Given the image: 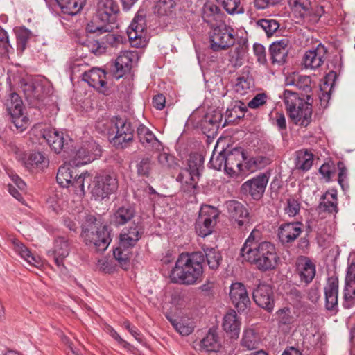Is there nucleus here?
<instances>
[{"mask_svg":"<svg viewBox=\"0 0 355 355\" xmlns=\"http://www.w3.org/2000/svg\"><path fill=\"white\" fill-rule=\"evenodd\" d=\"M92 176L88 172L83 173L78 175L76 173L73 178L70 187L74 193L79 196H83L85 194V187L87 188L91 187Z\"/></svg>","mask_w":355,"mask_h":355,"instance_id":"473e14b6","label":"nucleus"},{"mask_svg":"<svg viewBox=\"0 0 355 355\" xmlns=\"http://www.w3.org/2000/svg\"><path fill=\"white\" fill-rule=\"evenodd\" d=\"M226 154L225 152L214 154L209 161L210 166L218 171L221 170L223 167L225 170Z\"/></svg>","mask_w":355,"mask_h":355,"instance_id":"680f3d73","label":"nucleus"},{"mask_svg":"<svg viewBox=\"0 0 355 355\" xmlns=\"http://www.w3.org/2000/svg\"><path fill=\"white\" fill-rule=\"evenodd\" d=\"M290 4L296 11H299L300 16L302 17L309 13L311 8L309 0H290Z\"/></svg>","mask_w":355,"mask_h":355,"instance_id":"13d9d810","label":"nucleus"},{"mask_svg":"<svg viewBox=\"0 0 355 355\" xmlns=\"http://www.w3.org/2000/svg\"><path fill=\"white\" fill-rule=\"evenodd\" d=\"M81 236L86 245L94 246L100 252L105 251L112 240L107 227L99 225L92 215L87 216L83 224Z\"/></svg>","mask_w":355,"mask_h":355,"instance_id":"20e7f679","label":"nucleus"},{"mask_svg":"<svg viewBox=\"0 0 355 355\" xmlns=\"http://www.w3.org/2000/svg\"><path fill=\"white\" fill-rule=\"evenodd\" d=\"M343 306L350 309L355 305V263L349 264L345 277V285L343 291Z\"/></svg>","mask_w":355,"mask_h":355,"instance_id":"ddd939ff","label":"nucleus"},{"mask_svg":"<svg viewBox=\"0 0 355 355\" xmlns=\"http://www.w3.org/2000/svg\"><path fill=\"white\" fill-rule=\"evenodd\" d=\"M203 18L207 22L211 19L218 20L221 19L220 9L214 3L207 2L203 7Z\"/></svg>","mask_w":355,"mask_h":355,"instance_id":"09e8293b","label":"nucleus"},{"mask_svg":"<svg viewBox=\"0 0 355 355\" xmlns=\"http://www.w3.org/2000/svg\"><path fill=\"white\" fill-rule=\"evenodd\" d=\"M325 307L327 310H335L338 307V279L330 277L324 288Z\"/></svg>","mask_w":355,"mask_h":355,"instance_id":"a878e982","label":"nucleus"},{"mask_svg":"<svg viewBox=\"0 0 355 355\" xmlns=\"http://www.w3.org/2000/svg\"><path fill=\"white\" fill-rule=\"evenodd\" d=\"M269 177L266 173H261L255 178L246 181L243 187L248 191L254 199L260 198L265 191Z\"/></svg>","mask_w":355,"mask_h":355,"instance_id":"6ab92c4d","label":"nucleus"},{"mask_svg":"<svg viewBox=\"0 0 355 355\" xmlns=\"http://www.w3.org/2000/svg\"><path fill=\"white\" fill-rule=\"evenodd\" d=\"M219 215L217 208L210 205H203L200 210L199 216L196 222V232L205 237L210 234L216 223V218Z\"/></svg>","mask_w":355,"mask_h":355,"instance_id":"0eeeda50","label":"nucleus"},{"mask_svg":"<svg viewBox=\"0 0 355 355\" xmlns=\"http://www.w3.org/2000/svg\"><path fill=\"white\" fill-rule=\"evenodd\" d=\"M119 7L115 0H98L96 9V18L101 24L92 21L87 26L89 33L102 34L111 32L116 21Z\"/></svg>","mask_w":355,"mask_h":355,"instance_id":"7ed1b4c3","label":"nucleus"},{"mask_svg":"<svg viewBox=\"0 0 355 355\" xmlns=\"http://www.w3.org/2000/svg\"><path fill=\"white\" fill-rule=\"evenodd\" d=\"M15 251L24 259L30 266L39 267L41 265L40 258L34 255L22 243H17L15 245Z\"/></svg>","mask_w":355,"mask_h":355,"instance_id":"c03bdc74","label":"nucleus"},{"mask_svg":"<svg viewBox=\"0 0 355 355\" xmlns=\"http://www.w3.org/2000/svg\"><path fill=\"white\" fill-rule=\"evenodd\" d=\"M202 167V160L197 155H191L188 160V168L184 171H187L192 175L198 177L200 174V170Z\"/></svg>","mask_w":355,"mask_h":355,"instance_id":"864d4df0","label":"nucleus"},{"mask_svg":"<svg viewBox=\"0 0 355 355\" xmlns=\"http://www.w3.org/2000/svg\"><path fill=\"white\" fill-rule=\"evenodd\" d=\"M145 17L144 11L139 10L127 30V34L132 46L142 47L147 43V25Z\"/></svg>","mask_w":355,"mask_h":355,"instance_id":"423d86ee","label":"nucleus"},{"mask_svg":"<svg viewBox=\"0 0 355 355\" xmlns=\"http://www.w3.org/2000/svg\"><path fill=\"white\" fill-rule=\"evenodd\" d=\"M313 162V155L308 150H300L296 153L295 167L298 169L309 171Z\"/></svg>","mask_w":355,"mask_h":355,"instance_id":"58836bf2","label":"nucleus"},{"mask_svg":"<svg viewBox=\"0 0 355 355\" xmlns=\"http://www.w3.org/2000/svg\"><path fill=\"white\" fill-rule=\"evenodd\" d=\"M113 123L116 130V135L113 138L114 145L117 148H123L132 141L134 129L131 123L123 118L115 117Z\"/></svg>","mask_w":355,"mask_h":355,"instance_id":"9d476101","label":"nucleus"},{"mask_svg":"<svg viewBox=\"0 0 355 355\" xmlns=\"http://www.w3.org/2000/svg\"><path fill=\"white\" fill-rule=\"evenodd\" d=\"M12 50L7 32L0 28V54L3 57H8L9 53Z\"/></svg>","mask_w":355,"mask_h":355,"instance_id":"6e6d98bb","label":"nucleus"},{"mask_svg":"<svg viewBox=\"0 0 355 355\" xmlns=\"http://www.w3.org/2000/svg\"><path fill=\"white\" fill-rule=\"evenodd\" d=\"M22 101L19 95L16 93H12L10 95V98L6 101V106L8 112L11 115L19 114L23 112Z\"/></svg>","mask_w":355,"mask_h":355,"instance_id":"de8ad7c7","label":"nucleus"},{"mask_svg":"<svg viewBox=\"0 0 355 355\" xmlns=\"http://www.w3.org/2000/svg\"><path fill=\"white\" fill-rule=\"evenodd\" d=\"M223 119L219 110H214L211 113H207L202 119L200 126L205 133H210L219 127Z\"/></svg>","mask_w":355,"mask_h":355,"instance_id":"f704fd0d","label":"nucleus"},{"mask_svg":"<svg viewBox=\"0 0 355 355\" xmlns=\"http://www.w3.org/2000/svg\"><path fill=\"white\" fill-rule=\"evenodd\" d=\"M227 212L232 220L241 227L248 222V211L245 206L236 200H230L225 203Z\"/></svg>","mask_w":355,"mask_h":355,"instance_id":"5701e85b","label":"nucleus"},{"mask_svg":"<svg viewBox=\"0 0 355 355\" xmlns=\"http://www.w3.org/2000/svg\"><path fill=\"white\" fill-rule=\"evenodd\" d=\"M135 215V210L130 206L119 207L114 214L113 223L116 225H123L130 221Z\"/></svg>","mask_w":355,"mask_h":355,"instance_id":"ea45409f","label":"nucleus"},{"mask_svg":"<svg viewBox=\"0 0 355 355\" xmlns=\"http://www.w3.org/2000/svg\"><path fill=\"white\" fill-rule=\"evenodd\" d=\"M204 254L201 252L181 254L170 272L171 282L193 285L200 281L203 268Z\"/></svg>","mask_w":355,"mask_h":355,"instance_id":"f03ea898","label":"nucleus"},{"mask_svg":"<svg viewBox=\"0 0 355 355\" xmlns=\"http://www.w3.org/2000/svg\"><path fill=\"white\" fill-rule=\"evenodd\" d=\"M175 7L173 0H157L154 7V12L159 15H170Z\"/></svg>","mask_w":355,"mask_h":355,"instance_id":"8fccbe9b","label":"nucleus"},{"mask_svg":"<svg viewBox=\"0 0 355 355\" xmlns=\"http://www.w3.org/2000/svg\"><path fill=\"white\" fill-rule=\"evenodd\" d=\"M230 297L238 311H245L250 304L246 288L241 283L232 284L230 289Z\"/></svg>","mask_w":355,"mask_h":355,"instance_id":"f8f14e48","label":"nucleus"},{"mask_svg":"<svg viewBox=\"0 0 355 355\" xmlns=\"http://www.w3.org/2000/svg\"><path fill=\"white\" fill-rule=\"evenodd\" d=\"M312 105L309 102L304 103L296 110H291L288 116L291 121L297 125L307 127L312 121Z\"/></svg>","mask_w":355,"mask_h":355,"instance_id":"aec40b11","label":"nucleus"},{"mask_svg":"<svg viewBox=\"0 0 355 355\" xmlns=\"http://www.w3.org/2000/svg\"><path fill=\"white\" fill-rule=\"evenodd\" d=\"M171 322L175 330L182 336H188L193 331V325L190 320L175 319Z\"/></svg>","mask_w":355,"mask_h":355,"instance_id":"3c124183","label":"nucleus"},{"mask_svg":"<svg viewBox=\"0 0 355 355\" xmlns=\"http://www.w3.org/2000/svg\"><path fill=\"white\" fill-rule=\"evenodd\" d=\"M71 245L67 239L58 237L55 240L53 248L49 252V256L53 257L56 266L60 269L64 268V260L69 256Z\"/></svg>","mask_w":355,"mask_h":355,"instance_id":"dca6fc26","label":"nucleus"},{"mask_svg":"<svg viewBox=\"0 0 355 355\" xmlns=\"http://www.w3.org/2000/svg\"><path fill=\"white\" fill-rule=\"evenodd\" d=\"M253 230L241 249L243 259L253 264L261 271L274 269L279 260L274 245L267 241H259L255 239Z\"/></svg>","mask_w":355,"mask_h":355,"instance_id":"f257e3e1","label":"nucleus"},{"mask_svg":"<svg viewBox=\"0 0 355 355\" xmlns=\"http://www.w3.org/2000/svg\"><path fill=\"white\" fill-rule=\"evenodd\" d=\"M324 46L320 45L315 50L306 51L303 58L304 67L315 69L320 67L324 62Z\"/></svg>","mask_w":355,"mask_h":355,"instance_id":"cd10ccee","label":"nucleus"},{"mask_svg":"<svg viewBox=\"0 0 355 355\" xmlns=\"http://www.w3.org/2000/svg\"><path fill=\"white\" fill-rule=\"evenodd\" d=\"M300 209V204L294 198H289L286 201V207L284 209L285 213L291 217L296 216Z\"/></svg>","mask_w":355,"mask_h":355,"instance_id":"69168bd1","label":"nucleus"},{"mask_svg":"<svg viewBox=\"0 0 355 355\" xmlns=\"http://www.w3.org/2000/svg\"><path fill=\"white\" fill-rule=\"evenodd\" d=\"M259 338L256 332L252 329H245L243 332L241 339V345L248 350H252L257 348L259 344Z\"/></svg>","mask_w":355,"mask_h":355,"instance_id":"49530a36","label":"nucleus"},{"mask_svg":"<svg viewBox=\"0 0 355 355\" xmlns=\"http://www.w3.org/2000/svg\"><path fill=\"white\" fill-rule=\"evenodd\" d=\"M311 80L308 76L300 75L297 73H293L286 78V85L295 86L299 89L305 93H309L311 91Z\"/></svg>","mask_w":355,"mask_h":355,"instance_id":"c9c22d12","label":"nucleus"},{"mask_svg":"<svg viewBox=\"0 0 355 355\" xmlns=\"http://www.w3.org/2000/svg\"><path fill=\"white\" fill-rule=\"evenodd\" d=\"M128 248H123V247L119 246L114 250L113 254L114 258L119 261V263L126 269L128 266V261L130 258V254Z\"/></svg>","mask_w":355,"mask_h":355,"instance_id":"5fc2aeb1","label":"nucleus"},{"mask_svg":"<svg viewBox=\"0 0 355 355\" xmlns=\"http://www.w3.org/2000/svg\"><path fill=\"white\" fill-rule=\"evenodd\" d=\"M26 167L30 170L39 168L43 170L49 165V159L40 152H34L29 155L25 162Z\"/></svg>","mask_w":355,"mask_h":355,"instance_id":"e433bc0d","label":"nucleus"},{"mask_svg":"<svg viewBox=\"0 0 355 355\" xmlns=\"http://www.w3.org/2000/svg\"><path fill=\"white\" fill-rule=\"evenodd\" d=\"M76 173V169L73 166L72 163L64 164L58 169L57 182L63 187L70 188L71 181Z\"/></svg>","mask_w":355,"mask_h":355,"instance_id":"72a5a7b5","label":"nucleus"},{"mask_svg":"<svg viewBox=\"0 0 355 355\" xmlns=\"http://www.w3.org/2000/svg\"><path fill=\"white\" fill-rule=\"evenodd\" d=\"M209 40L210 47L214 51L225 50L235 43L234 31L224 23L213 25L209 32Z\"/></svg>","mask_w":355,"mask_h":355,"instance_id":"39448f33","label":"nucleus"},{"mask_svg":"<svg viewBox=\"0 0 355 355\" xmlns=\"http://www.w3.org/2000/svg\"><path fill=\"white\" fill-rule=\"evenodd\" d=\"M241 322L234 311H230L223 318V328L227 335L237 339L240 332Z\"/></svg>","mask_w":355,"mask_h":355,"instance_id":"c85d7f7f","label":"nucleus"},{"mask_svg":"<svg viewBox=\"0 0 355 355\" xmlns=\"http://www.w3.org/2000/svg\"><path fill=\"white\" fill-rule=\"evenodd\" d=\"M251 89L250 80L244 77H239L236 80L234 86V90L238 95L243 96L246 94Z\"/></svg>","mask_w":355,"mask_h":355,"instance_id":"e2e57ef3","label":"nucleus"},{"mask_svg":"<svg viewBox=\"0 0 355 355\" xmlns=\"http://www.w3.org/2000/svg\"><path fill=\"white\" fill-rule=\"evenodd\" d=\"M12 122L15 125L17 130L19 132H23L30 125V121L28 117L24 113L20 112L19 114L11 115Z\"/></svg>","mask_w":355,"mask_h":355,"instance_id":"4d7b16f0","label":"nucleus"},{"mask_svg":"<svg viewBox=\"0 0 355 355\" xmlns=\"http://www.w3.org/2000/svg\"><path fill=\"white\" fill-rule=\"evenodd\" d=\"M140 143L148 150L159 151L162 148L161 142L153 132L144 125H139L137 130Z\"/></svg>","mask_w":355,"mask_h":355,"instance_id":"b1692460","label":"nucleus"},{"mask_svg":"<svg viewBox=\"0 0 355 355\" xmlns=\"http://www.w3.org/2000/svg\"><path fill=\"white\" fill-rule=\"evenodd\" d=\"M204 257H206L209 267L212 270H216L222 260L220 253L215 248H206L203 249Z\"/></svg>","mask_w":355,"mask_h":355,"instance_id":"a18cd8bd","label":"nucleus"},{"mask_svg":"<svg viewBox=\"0 0 355 355\" xmlns=\"http://www.w3.org/2000/svg\"><path fill=\"white\" fill-rule=\"evenodd\" d=\"M220 347L218 335L215 330L210 329L200 343V349L206 352H216Z\"/></svg>","mask_w":355,"mask_h":355,"instance_id":"4c0bfd02","label":"nucleus"},{"mask_svg":"<svg viewBox=\"0 0 355 355\" xmlns=\"http://www.w3.org/2000/svg\"><path fill=\"white\" fill-rule=\"evenodd\" d=\"M301 223H286L282 224L278 228V237L281 243H293L302 233Z\"/></svg>","mask_w":355,"mask_h":355,"instance_id":"412c9836","label":"nucleus"},{"mask_svg":"<svg viewBox=\"0 0 355 355\" xmlns=\"http://www.w3.org/2000/svg\"><path fill=\"white\" fill-rule=\"evenodd\" d=\"M310 98L309 95H306V100H304L296 92L289 89L284 90L283 93V101L288 114L291 110H296L304 103L309 102Z\"/></svg>","mask_w":355,"mask_h":355,"instance_id":"7c9ffc66","label":"nucleus"},{"mask_svg":"<svg viewBox=\"0 0 355 355\" xmlns=\"http://www.w3.org/2000/svg\"><path fill=\"white\" fill-rule=\"evenodd\" d=\"M138 60L135 51H123L120 53L114 63V76L119 79L131 69L132 64Z\"/></svg>","mask_w":355,"mask_h":355,"instance_id":"4468645a","label":"nucleus"},{"mask_svg":"<svg viewBox=\"0 0 355 355\" xmlns=\"http://www.w3.org/2000/svg\"><path fill=\"white\" fill-rule=\"evenodd\" d=\"M297 272L301 282L306 284L312 282L315 276V266L307 257H299L296 261Z\"/></svg>","mask_w":355,"mask_h":355,"instance_id":"f3484780","label":"nucleus"},{"mask_svg":"<svg viewBox=\"0 0 355 355\" xmlns=\"http://www.w3.org/2000/svg\"><path fill=\"white\" fill-rule=\"evenodd\" d=\"M42 137L56 153H59L64 148V139L62 132L55 129H45L42 132Z\"/></svg>","mask_w":355,"mask_h":355,"instance_id":"c756f323","label":"nucleus"},{"mask_svg":"<svg viewBox=\"0 0 355 355\" xmlns=\"http://www.w3.org/2000/svg\"><path fill=\"white\" fill-rule=\"evenodd\" d=\"M137 173L141 176H148L150 171V159L143 158L137 165Z\"/></svg>","mask_w":355,"mask_h":355,"instance_id":"774afa93","label":"nucleus"},{"mask_svg":"<svg viewBox=\"0 0 355 355\" xmlns=\"http://www.w3.org/2000/svg\"><path fill=\"white\" fill-rule=\"evenodd\" d=\"M83 81L87 82L90 87L103 92L106 86L105 73L103 70L98 68L84 71Z\"/></svg>","mask_w":355,"mask_h":355,"instance_id":"393cba45","label":"nucleus"},{"mask_svg":"<svg viewBox=\"0 0 355 355\" xmlns=\"http://www.w3.org/2000/svg\"><path fill=\"white\" fill-rule=\"evenodd\" d=\"M289 40L286 38L274 42L270 46L272 63L282 64L286 62L289 51Z\"/></svg>","mask_w":355,"mask_h":355,"instance_id":"bb28decb","label":"nucleus"},{"mask_svg":"<svg viewBox=\"0 0 355 355\" xmlns=\"http://www.w3.org/2000/svg\"><path fill=\"white\" fill-rule=\"evenodd\" d=\"M18 49L24 51L26 43L30 38V32L27 29H20L16 33Z\"/></svg>","mask_w":355,"mask_h":355,"instance_id":"338daca9","label":"nucleus"},{"mask_svg":"<svg viewBox=\"0 0 355 355\" xmlns=\"http://www.w3.org/2000/svg\"><path fill=\"white\" fill-rule=\"evenodd\" d=\"M222 3L229 14L234 15L243 12V8L240 5V0H223Z\"/></svg>","mask_w":355,"mask_h":355,"instance_id":"052dcab7","label":"nucleus"},{"mask_svg":"<svg viewBox=\"0 0 355 355\" xmlns=\"http://www.w3.org/2000/svg\"><path fill=\"white\" fill-rule=\"evenodd\" d=\"M87 64L83 61H76L72 63L69 67L71 79L81 77L83 80V73L84 71H87Z\"/></svg>","mask_w":355,"mask_h":355,"instance_id":"bf43d9fd","label":"nucleus"},{"mask_svg":"<svg viewBox=\"0 0 355 355\" xmlns=\"http://www.w3.org/2000/svg\"><path fill=\"white\" fill-rule=\"evenodd\" d=\"M101 154L98 144L93 140L87 141L76 151L71 162L76 166L85 165L97 159Z\"/></svg>","mask_w":355,"mask_h":355,"instance_id":"6e6552de","label":"nucleus"},{"mask_svg":"<svg viewBox=\"0 0 355 355\" xmlns=\"http://www.w3.org/2000/svg\"><path fill=\"white\" fill-rule=\"evenodd\" d=\"M21 88L26 98L33 104L35 101H42L51 90L46 80H35L26 83Z\"/></svg>","mask_w":355,"mask_h":355,"instance_id":"9b49d317","label":"nucleus"},{"mask_svg":"<svg viewBox=\"0 0 355 355\" xmlns=\"http://www.w3.org/2000/svg\"><path fill=\"white\" fill-rule=\"evenodd\" d=\"M316 211L319 214H336L338 211L336 190L330 189L322 196Z\"/></svg>","mask_w":355,"mask_h":355,"instance_id":"4be33fe9","label":"nucleus"},{"mask_svg":"<svg viewBox=\"0 0 355 355\" xmlns=\"http://www.w3.org/2000/svg\"><path fill=\"white\" fill-rule=\"evenodd\" d=\"M158 162L159 164L166 168H173L177 165L175 157L166 153H161L158 156Z\"/></svg>","mask_w":355,"mask_h":355,"instance_id":"0e129e2a","label":"nucleus"},{"mask_svg":"<svg viewBox=\"0 0 355 355\" xmlns=\"http://www.w3.org/2000/svg\"><path fill=\"white\" fill-rule=\"evenodd\" d=\"M245 155L241 148H234L226 154L225 171L230 175H237L243 171L242 161Z\"/></svg>","mask_w":355,"mask_h":355,"instance_id":"a211bd4d","label":"nucleus"},{"mask_svg":"<svg viewBox=\"0 0 355 355\" xmlns=\"http://www.w3.org/2000/svg\"><path fill=\"white\" fill-rule=\"evenodd\" d=\"M270 162V159L263 155H258L253 157L247 158L245 156V160H244V165L245 168L251 172H254L259 169H261L268 165Z\"/></svg>","mask_w":355,"mask_h":355,"instance_id":"79ce46f5","label":"nucleus"},{"mask_svg":"<svg viewBox=\"0 0 355 355\" xmlns=\"http://www.w3.org/2000/svg\"><path fill=\"white\" fill-rule=\"evenodd\" d=\"M118 188L116 178L114 175L96 176L91 188L92 194L96 198H105Z\"/></svg>","mask_w":355,"mask_h":355,"instance_id":"1a4fd4ad","label":"nucleus"},{"mask_svg":"<svg viewBox=\"0 0 355 355\" xmlns=\"http://www.w3.org/2000/svg\"><path fill=\"white\" fill-rule=\"evenodd\" d=\"M141 232L138 226H134L129 229H125L120 234L119 245L123 248H130L135 246L137 242L140 239Z\"/></svg>","mask_w":355,"mask_h":355,"instance_id":"2f4dec72","label":"nucleus"},{"mask_svg":"<svg viewBox=\"0 0 355 355\" xmlns=\"http://www.w3.org/2000/svg\"><path fill=\"white\" fill-rule=\"evenodd\" d=\"M257 25L265 31L268 37L272 35L279 28L278 21L272 19H259Z\"/></svg>","mask_w":355,"mask_h":355,"instance_id":"603ef678","label":"nucleus"},{"mask_svg":"<svg viewBox=\"0 0 355 355\" xmlns=\"http://www.w3.org/2000/svg\"><path fill=\"white\" fill-rule=\"evenodd\" d=\"M198 177L192 175L187 171H182L177 177V181L182 184V189L186 192H192L197 186Z\"/></svg>","mask_w":355,"mask_h":355,"instance_id":"a19ab883","label":"nucleus"},{"mask_svg":"<svg viewBox=\"0 0 355 355\" xmlns=\"http://www.w3.org/2000/svg\"><path fill=\"white\" fill-rule=\"evenodd\" d=\"M253 298L256 304L271 312L274 308V297L272 288L267 284H259L253 293Z\"/></svg>","mask_w":355,"mask_h":355,"instance_id":"2eb2a0df","label":"nucleus"},{"mask_svg":"<svg viewBox=\"0 0 355 355\" xmlns=\"http://www.w3.org/2000/svg\"><path fill=\"white\" fill-rule=\"evenodd\" d=\"M85 0H58V3L63 12L74 15L83 8Z\"/></svg>","mask_w":355,"mask_h":355,"instance_id":"37998d69","label":"nucleus"}]
</instances>
